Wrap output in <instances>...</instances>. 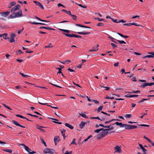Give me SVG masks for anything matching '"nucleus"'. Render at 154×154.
Listing matches in <instances>:
<instances>
[{
    "label": "nucleus",
    "mask_w": 154,
    "mask_h": 154,
    "mask_svg": "<svg viewBox=\"0 0 154 154\" xmlns=\"http://www.w3.org/2000/svg\"><path fill=\"white\" fill-rule=\"evenodd\" d=\"M2 150L4 151H5L9 153H12V150L11 149H2Z\"/></svg>",
    "instance_id": "393cba45"
},
{
    "label": "nucleus",
    "mask_w": 154,
    "mask_h": 154,
    "mask_svg": "<svg viewBox=\"0 0 154 154\" xmlns=\"http://www.w3.org/2000/svg\"><path fill=\"white\" fill-rule=\"evenodd\" d=\"M105 119H107L106 117H101V119H100V120L101 121H103Z\"/></svg>",
    "instance_id": "0e129e2a"
},
{
    "label": "nucleus",
    "mask_w": 154,
    "mask_h": 154,
    "mask_svg": "<svg viewBox=\"0 0 154 154\" xmlns=\"http://www.w3.org/2000/svg\"><path fill=\"white\" fill-rule=\"evenodd\" d=\"M23 29H24V28L23 27L22 28V29L18 30V32H17L18 33V34H20L22 32Z\"/></svg>",
    "instance_id": "e2e57ef3"
},
{
    "label": "nucleus",
    "mask_w": 154,
    "mask_h": 154,
    "mask_svg": "<svg viewBox=\"0 0 154 154\" xmlns=\"http://www.w3.org/2000/svg\"><path fill=\"white\" fill-rule=\"evenodd\" d=\"M152 85L151 83H143V84L140 85V87L143 88H145L146 86H151Z\"/></svg>",
    "instance_id": "423d86ee"
},
{
    "label": "nucleus",
    "mask_w": 154,
    "mask_h": 154,
    "mask_svg": "<svg viewBox=\"0 0 154 154\" xmlns=\"http://www.w3.org/2000/svg\"><path fill=\"white\" fill-rule=\"evenodd\" d=\"M114 149L116 150V151L114 153L116 152H118L119 153H122V151L121 148L119 146H116Z\"/></svg>",
    "instance_id": "20e7f679"
},
{
    "label": "nucleus",
    "mask_w": 154,
    "mask_h": 154,
    "mask_svg": "<svg viewBox=\"0 0 154 154\" xmlns=\"http://www.w3.org/2000/svg\"><path fill=\"white\" fill-rule=\"evenodd\" d=\"M102 137H101L100 134V133L99 134H98L97 136V139H100L101 138H102Z\"/></svg>",
    "instance_id": "13d9d810"
},
{
    "label": "nucleus",
    "mask_w": 154,
    "mask_h": 154,
    "mask_svg": "<svg viewBox=\"0 0 154 154\" xmlns=\"http://www.w3.org/2000/svg\"><path fill=\"white\" fill-rule=\"evenodd\" d=\"M115 124L117 125H119L120 128H122L123 127V124L122 123H119L118 122H116L115 124H113L112 125H114Z\"/></svg>",
    "instance_id": "aec40b11"
},
{
    "label": "nucleus",
    "mask_w": 154,
    "mask_h": 154,
    "mask_svg": "<svg viewBox=\"0 0 154 154\" xmlns=\"http://www.w3.org/2000/svg\"><path fill=\"white\" fill-rule=\"evenodd\" d=\"M142 57L143 58H153V56L152 55H148L145 56H143Z\"/></svg>",
    "instance_id": "bb28decb"
},
{
    "label": "nucleus",
    "mask_w": 154,
    "mask_h": 154,
    "mask_svg": "<svg viewBox=\"0 0 154 154\" xmlns=\"http://www.w3.org/2000/svg\"><path fill=\"white\" fill-rule=\"evenodd\" d=\"M105 119H107L106 117H101V119H100V120L101 121H103Z\"/></svg>",
    "instance_id": "69168bd1"
},
{
    "label": "nucleus",
    "mask_w": 154,
    "mask_h": 154,
    "mask_svg": "<svg viewBox=\"0 0 154 154\" xmlns=\"http://www.w3.org/2000/svg\"><path fill=\"white\" fill-rule=\"evenodd\" d=\"M141 149L143 151V153L146 152L147 151L146 149L143 146L141 148Z\"/></svg>",
    "instance_id": "338daca9"
},
{
    "label": "nucleus",
    "mask_w": 154,
    "mask_h": 154,
    "mask_svg": "<svg viewBox=\"0 0 154 154\" xmlns=\"http://www.w3.org/2000/svg\"><path fill=\"white\" fill-rule=\"evenodd\" d=\"M77 5H78L79 6L82 7V8H87V6H83L81 4H76Z\"/></svg>",
    "instance_id": "052dcab7"
},
{
    "label": "nucleus",
    "mask_w": 154,
    "mask_h": 154,
    "mask_svg": "<svg viewBox=\"0 0 154 154\" xmlns=\"http://www.w3.org/2000/svg\"><path fill=\"white\" fill-rule=\"evenodd\" d=\"M123 127H125V129L128 130H130V125H128L126 124H123Z\"/></svg>",
    "instance_id": "6ab92c4d"
},
{
    "label": "nucleus",
    "mask_w": 154,
    "mask_h": 154,
    "mask_svg": "<svg viewBox=\"0 0 154 154\" xmlns=\"http://www.w3.org/2000/svg\"><path fill=\"white\" fill-rule=\"evenodd\" d=\"M60 137L59 136H56L54 137V142H55L56 141L57 142H59L60 140Z\"/></svg>",
    "instance_id": "412c9836"
},
{
    "label": "nucleus",
    "mask_w": 154,
    "mask_h": 154,
    "mask_svg": "<svg viewBox=\"0 0 154 154\" xmlns=\"http://www.w3.org/2000/svg\"><path fill=\"white\" fill-rule=\"evenodd\" d=\"M71 16L72 17L74 20H76L77 19V17L76 16L72 14Z\"/></svg>",
    "instance_id": "6e6d98bb"
},
{
    "label": "nucleus",
    "mask_w": 154,
    "mask_h": 154,
    "mask_svg": "<svg viewBox=\"0 0 154 154\" xmlns=\"http://www.w3.org/2000/svg\"><path fill=\"white\" fill-rule=\"evenodd\" d=\"M29 23H31V24H35V25H46L45 24L43 23H37V22H29Z\"/></svg>",
    "instance_id": "4468645a"
},
{
    "label": "nucleus",
    "mask_w": 154,
    "mask_h": 154,
    "mask_svg": "<svg viewBox=\"0 0 154 154\" xmlns=\"http://www.w3.org/2000/svg\"><path fill=\"white\" fill-rule=\"evenodd\" d=\"M2 36H3V38L5 39H8V40L9 39V38H7V37L8 36V34L7 33H5Z\"/></svg>",
    "instance_id": "473e14b6"
},
{
    "label": "nucleus",
    "mask_w": 154,
    "mask_h": 154,
    "mask_svg": "<svg viewBox=\"0 0 154 154\" xmlns=\"http://www.w3.org/2000/svg\"><path fill=\"white\" fill-rule=\"evenodd\" d=\"M124 26H130L132 25H133V23H127L125 24H123Z\"/></svg>",
    "instance_id": "a18cd8bd"
},
{
    "label": "nucleus",
    "mask_w": 154,
    "mask_h": 154,
    "mask_svg": "<svg viewBox=\"0 0 154 154\" xmlns=\"http://www.w3.org/2000/svg\"><path fill=\"white\" fill-rule=\"evenodd\" d=\"M112 21L115 23H119L120 22H123L125 23L126 22L125 21H124L123 20H118L116 19L115 20L113 19H111Z\"/></svg>",
    "instance_id": "0eeeda50"
},
{
    "label": "nucleus",
    "mask_w": 154,
    "mask_h": 154,
    "mask_svg": "<svg viewBox=\"0 0 154 154\" xmlns=\"http://www.w3.org/2000/svg\"><path fill=\"white\" fill-rule=\"evenodd\" d=\"M52 44L51 43H50L49 44V45L47 46H45V48H52L53 47V46H52Z\"/></svg>",
    "instance_id": "5fc2aeb1"
},
{
    "label": "nucleus",
    "mask_w": 154,
    "mask_h": 154,
    "mask_svg": "<svg viewBox=\"0 0 154 154\" xmlns=\"http://www.w3.org/2000/svg\"><path fill=\"white\" fill-rule=\"evenodd\" d=\"M94 19L96 20H97L98 21H104V19H100L99 18L97 17L95 18Z\"/></svg>",
    "instance_id": "c03bdc74"
},
{
    "label": "nucleus",
    "mask_w": 154,
    "mask_h": 154,
    "mask_svg": "<svg viewBox=\"0 0 154 154\" xmlns=\"http://www.w3.org/2000/svg\"><path fill=\"white\" fill-rule=\"evenodd\" d=\"M132 116L131 114H127L125 115V117L126 118H130Z\"/></svg>",
    "instance_id": "a19ab883"
},
{
    "label": "nucleus",
    "mask_w": 154,
    "mask_h": 154,
    "mask_svg": "<svg viewBox=\"0 0 154 154\" xmlns=\"http://www.w3.org/2000/svg\"><path fill=\"white\" fill-rule=\"evenodd\" d=\"M20 7V5H17L11 9V12L13 13L16 10H19Z\"/></svg>",
    "instance_id": "7ed1b4c3"
},
{
    "label": "nucleus",
    "mask_w": 154,
    "mask_h": 154,
    "mask_svg": "<svg viewBox=\"0 0 154 154\" xmlns=\"http://www.w3.org/2000/svg\"><path fill=\"white\" fill-rule=\"evenodd\" d=\"M111 45L112 47H114L113 48H117V45L114 43H111Z\"/></svg>",
    "instance_id": "bf43d9fd"
},
{
    "label": "nucleus",
    "mask_w": 154,
    "mask_h": 154,
    "mask_svg": "<svg viewBox=\"0 0 154 154\" xmlns=\"http://www.w3.org/2000/svg\"><path fill=\"white\" fill-rule=\"evenodd\" d=\"M75 138H74L73 139L72 142L71 143L70 145H71V144H74L75 145H77V143H76V142H75Z\"/></svg>",
    "instance_id": "c9c22d12"
},
{
    "label": "nucleus",
    "mask_w": 154,
    "mask_h": 154,
    "mask_svg": "<svg viewBox=\"0 0 154 154\" xmlns=\"http://www.w3.org/2000/svg\"><path fill=\"white\" fill-rule=\"evenodd\" d=\"M16 17H19L22 15V11L20 10L18 12H16Z\"/></svg>",
    "instance_id": "1a4fd4ad"
},
{
    "label": "nucleus",
    "mask_w": 154,
    "mask_h": 154,
    "mask_svg": "<svg viewBox=\"0 0 154 154\" xmlns=\"http://www.w3.org/2000/svg\"><path fill=\"white\" fill-rule=\"evenodd\" d=\"M55 69L57 70H58V72L57 74L59 73H62V72L61 71H62V69H61V68H60L59 67H55Z\"/></svg>",
    "instance_id": "7c9ffc66"
},
{
    "label": "nucleus",
    "mask_w": 154,
    "mask_h": 154,
    "mask_svg": "<svg viewBox=\"0 0 154 154\" xmlns=\"http://www.w3.org/2000/svg\"><path fill=\"white\" fill-rule=\"evenodd\" d=\"M12 122L15 125L17 126H19V127H22L23 128H25V127L24 126H22L20 125L17 121H15L14 120H13L12 121Z\"/></svg>",
    "instance_id": "39448f33"
},
{
    "label": "nucleus",
    "mask_w": 154,
    "mask_h": 154,
    "mask_svg": "<svg viewBox=\"0 0 154 154\" xmlns=\"http://www.w3.org/2000/svg\"><path fill=\"white\" fill-rule=\"evenodd\" d=\"M129 93L132 94V93H140V91L139 90H137L136 91H133L131 92H128Z\"/></svg>",
    "instance_id": "de8ad7c7"
},
{
    "label": "nucleus",
    "mask_w": 154,
    "mask_h": 154,
    "mask_svg": "<svg viewBox=\"0 0 154 154\" xmlns=\"http://www.w3.org/2000/svg\"><path fill=\"white\" fill-rule=\"evenodd\" d=\"M75 33L79 34H82L84 35H86L87 34H90V32H75Z\"/></svg>",
    "instance_id": "2eb2a0df"
},
{
    "label": "nucleus",
    "mask_w": 154,
    "mask_h": 154,
    "mask_svg": "<svg viewBox=\"0 0 154 154\" xmlns=\"http://www.w3.org/2000/svg\"><path fill=\"white\" fill-rule=\"evenodd\" d=\"M80 115L84 118H85L86 119L88 118V117L86 115L83 114L82 113V114H80Z\"/></svg>",
    "instance_id": "8fccbe9b"
},
{
    "label": "nucleus",
    "mask_w": 154,
    "mask_h": 154,
    "mask_svg": "<svg viewBox=\"0 0 154 154\" xmlns=\"http://www.w3.org/2000/svg\"><path fill=\"white\" fill-rule=\"evenodd\" d=\"M19 144L20 145H21V146H24L26 150H28V149H29V147L28 146H26L24 144L21 143Z\"/></svg>",
    "instance_id": "2f4dec72"
},
{
    "label": "nucleus",
    "mask_w": 154,
    "mask_h": 154,
    "mask_svg": "<svg viewBox=\"0 0 154 154\" xmlns=\"http://www.w3.org/2000/svg\"><path fill=\"white\" fill-rule=\"evenodd\" d=\"M138 126H144V127H149L150 126L149 125H145V124H138L137 125Z\"/></svg>",
    "instance_id": "37998d69"
},
{
    "label": "nucleus",
    "mask_w": 154,
    "mask_h": 154,
    "mask_svg": "<svg viewBox=\"0 0 154 154\" xmlns=\"http://www.w3.org/2000/svg\"><path fill=\"white\" fill-rule=\"evenodd\" d=\"M10 13V11H8L5 12H1L0 14H1L2 16L4 17H6L9 15Z\"/></svg>",
    "instance_id": "9d476101"
},
{
    "label": "nucleus",
    "mask_w": 154,
    "mask_h": 154,
    "mask_svg": "<svg viewBox=\"0 0 154 154\" xmlns=\"http://www.w3.org/2000/svg\"><path fill=\"white\" fill-rule=\"evenodd\" d=\"M19 73L21 74V75L22 76H23V77H30V76H29V75H25L24 74H23V73H21L20 72Z\"/></svg>",
    "instance_id": "58836bf2"
},
{
    "label": "nucleus",
    "mask_w": 154,
    "mask_h": 154,
    "mask_svg": "<svg viewBox=\"0 0 154 154\" xmlns=\"http://www.w3.org/2000/svg\"><path fill=\"white\" fill-rule=\"evenodd\" d=\"M90 118L92 119H97L99 120H100V118L98 116H97V117H91Z\"/></svg>",
    "instance_id": "680f3d73"
},
{
    "label": "nucleus",
    "mask_w": 154,
    "mask_h": 154,
    "mask_svg": "<svg viewBox=\"0 0 154 154\" xmlns=\"http://www.w3.org/2000/svg\"><path fill=\"white\" fill-rule=\"evenodd\" d=\"M16 53L17 54V55H18L19 54L18 53H19V54H21L23 53V52L20 50H19L18 51H16Z\"/></svg>",
    "instance_id": "49530a36"
},
{
    "label": "nucleus",
    "mask_w": 154,
    "mask_h": 154,
    "mask_svg": "<svg viewBox=\"0 0 154 154\" xmlns=\"http://www.w3.org/2000/svg\"><path fill=\"white\" fill-rule=\"evenodd\" d=\"M26 151L28 152L29 154H34V153H36V152H35L34 151H32L31 152L30 151H31V149H30L29 148V149H28V150H26Z\"/></svg>",
    "instance_id": "c85d7f7f"
},
{
    "label": "nucleus",
    "mask_w": 154,
    "mask_h": 154,
    "mask_svg": "<svg viewBox=\"0 0 154 154\" xmlns=\"http://www.w3.org/2000/svg\"><path fill=\"white\" fill-rule=\"evenodd\" d=\"M27 115H28L30 116H32V117H35L36 118H38V116L36 115H32V114H29V113H27Z\"/></svg>",
    "instance_id": "79ce46f5"
},
{
    "label": "nucleus",
    "mask_w": 154,
    "mask_h": 154,
    "mask_svg": "<svg viewBox=\"0 0 154 154\" xmlns=\"http://www.w3.org/2000/svg\"><path fill=\"white\" fill-rule=\"evenodd\" d=\"M26 151L28 152L29 154H34V153H36V152H35L34 151H32L31 152L30 151H31V149H30L29 148V149H28V150H26Z\"/></svg>",
    "instance_id": "c756f323"
},
{
    "label": "nucleus",
    "mask_w": 154,
    "mask_h": 154,
    "mask_svg": "<svg viewBox=\"0 0 154 154\" xmlns=\"http://www.w3.org/2000/svg\"><path fill=\"white\" fill-rule=\"evenodd\" d=\"M36 128L40 130V131H41L42 132H46L44 130L42 129V128Z\"/></svg>",
    "instance_id": "774afa93"
},
{
    "label": "nucleus",
    "mask_w": 154,
    "mask_h": 154,
    "mask_svg": "<svg viewBox=\"0 0 154 154\" xmlns=\"http://www.w3.org/2000/svg\"><path fill=\"white\" fill-rule=\"evenodd\" d=\"M43 152L44 153H48L52 154L54 153V150L53 149L45 148Z\"/></svg>",
    "instance_id": "f257e3e1"
},
{
    "label": "nucleus",
    "mask_w": 154,
    "mask_h": 154,
    "mask_svg": "<svg viewBox=\"0 0 154 154\" xmlns=\"http://www.w3.org/2000/svg\"><path fill=\"white\" fill-rule=\"evenodd\" d=\"M117 40L121 44H126V42L124 41H121V40Z\"/></svg>",
    "instance_id": "09e8293b"
},
{
    "label": "nucleus",
    "mask_w": 154,
    "mask_h": 154,
    "mask_svg": "<svg viewBox=\"0 0 154 154\" xmlns=\"http://www.w3.org/2000/svg\"><path fill=\"white\" fill-rule=\"evenodd\" d=\"M33 2L35 3L36 4L40 7L41 8H42V9H44V8L43 5L40 2L36 1H34Z\"/></svg>",
    "instance_id": "6e6552de"
},
{
    "label": "nucleus",
    "mask_w": 154,
    "mask_h": 154,
    "mask_svg": "<svg viewBox=\"0 0 154 154\" xmlns=\"http://www.w3.org/2000/svg\"><path fill=\"white\" fill-rule=\"evenodd\" d=\"M121 121V120L118 119H112L110 120H109V121L105 122V124L109 123L111 122H112L113 121Z\"/></svg>",
    "instance_id": "4be33fe9"
},
{
    "label": "nucleus",
    "mask_w": 154,
    "mask_h": 154,
    "mask_svg": "<svg viewBox=\"0 0 154 154\" xmlns=\"http://www.w3.org/2000/svg\"><path fill=\"white\" fill-rule=\"evenodd\" d=\"M86 124V122L83 121L79 125L80 128L81 129L85 127V125Z\"/></svg>",
    "instance_id": "f3484780"
},
{
    "label": "nucleus",
    "mask_w": 154,
    "mask_h": 154,
    "mask_svg": "<svg viewBox=\"0 0 154 154\" xmlns=\"http://www.w3.org/2000/svg\"><path fill=\"white\" fill-rule=\"evenodd\" d=\"M75 25L76 26L83 28H85L88 29H91V28L90 27L84 25H82L80 24H76Z\"/></svg>",
    "instance_id": "a211bd4d"
},
{
    "label": "nucleus",
    "mask_w": 154,
    "mask_h": 154,
    "mask_svg": "<svg viewBox=\"0 0 154 154\" xmlns=\"http://www.w3.org/2000/svg\"><path fill=\"white\" fill-rule=\"evenodd\" d=\"M98 47H99V45H97L96 47H93L92 48V49L90 50V51L93 52L98 51Z\"/></svg>",
    "instance_id": "f8f14e48"
},
{
    "label": "nucleus",
    "mask_w": 154,
    "mask_h": 154,
    "mask_svg": "<svg viewBox=\"0 0 154 154\" xmlns=\"http://www.w3.org/2000/svg\"><path fill=\"white\" fill-rule=\"evenodd\" d=\"M45 29H48V30H55V29H52V28H50V27H46Z\"/></svg>",
    "instance_id": "4d7b16f0"
},
{
    "label": "nucleus",
    "mask_w": 154,
    "mask_h": 154,
    "mask_svg": "<svg viewBox=\"0 0 154 154\" xmlns=\"http://www.w3.org/2000/svg\"><path fill=\"white\" fill-rule=\"evenodd\" d=\"M103 106H100V107H98L97 109V112H99L101 110L103 109Z\"/></svg>",
    "instance_id": "f704fd0d"
},
{
    "label": "nucleus",
    "mask_w": 154,
    "mask_h": 154,
    "mask_svg": "<svg viewBox=\"0 0 154 154\" xmlns=\"http://www.w3.org/2000/svg\"><path fill=\"white\" fill-rule=\"evenodd\" d=\"M66 131V130L64 129H63V131H61V132L62 135L63 137V138L65 139V138L66 136H65V132Z\"/></svg>",
    "instance_id": "a878e982"
},
{
    "label": "nucleus",
    "mask_w": 154,
    "mask_h": 154,
    "mask_svg": "<svg viewBox=\"0 0 154 154\" xmlns=\"http://www.w3.org/2000/svg\"><path fill=\"white\" fill-rule=\"evenodd\" d=\"M41 140L42 143L44 144L45 146H47L46 144V142L44 141V140L42 139H41Z\"/></svg>",
    "instance_id": "864d4df0"
},
{
    "label": "nucleus",
    "mask_w": 154,
    "mask_h": 154,
    "mask_svg": "<svg viewBox=\"0 0 154 154\" xmlns=\"http://www.w3.org/2000/svg\"><path fill=\"white\" fill-rule=\"evenodd\" d=\"M149 99V98H148V99H143L142 100H140V101H139L138 103H140L141 102H143L144 101H145V100H148Z\"/></svg>",
    "instance_id": "e433bc0d"
},
{
    "label": "nucleus",
    "mask_w": 154,
    "mask_h": 154,
    "mask_svg": "<svg viewBox=\"0 0 154 154\" xmlns=\"http://www.w3.org/2000/svg\"><path fill=\"white\" fill-rule=\"evenodd\" d=\"M137 127V126L135 125H130V129H133L134 128H136Z\"/></svg>",
    "instance_id": "4c0bfd02"
},
{
    "label": "nucleus",
    "mask_w": 154,
    "mask_h": 154,
    "mask_svg": "<svg viewBox=\"0 0 154 154\" xmlns=\"http://www.w3.org/2000/svg\"><path fill=\"white\" fill-rule=\"evenodd\" d=\"M38 103L40 104H41V105H46L47 106H50L51 107V108H54V109H58V107H53V106H50V105H48V103H40V102H38Z\"/></svg>",
    "instance_id": "dca6fc26"
},
{
    "label": "nucleus",
    "mask_w": 154,
    "mask_h": 154,
    "mask_svg": "<svg viewBox=\"0 0 154 154\" xmlns=\"http://www.w3.org/2000/svg\"><path fill=\"white\" fill-rule=\"evenodd\" d=\"M16 4V2H11L10 4L8 6V8H11L13 6L15 5Z\"/></svg>",
    "instance_id": "9b49d317"
},
{
    "label": "nucleus",
    "mask_w": 154,
    "mask_h": 154,
    "mask_svg": "<svg viewBox=\"0 0 154 154\" xmlns=\"http://www.w3.org/2000/svg\"><path fill=\"white\" fill-rule=\"evenodd\" d=\"M65 125L66 127L69 128L71 129H73L74 128V127L69 123H66L65 124Z\"/></svg>",
    "instance_id": "5701e85b"
},
{
    "label": "nucleus",
    "mask_w": 154,
    "mask_h": 154,
    "mask_svg": "<svg viewBox=\"0 0 154 154\" xmlns=\"http://www.w3.org/2000/svg\"><path fill=\"white\" fill-rule=\"evenodd\" d=\"M108 38H110L111 39L110 40L111 41H112L116 43L117 44H118V43L117 42H116V41H114L113 40L114 39H115L114 38H113V37H112L111 36H108Z\"/></svg>",
    "instance_id": "72a5a7b5"
},
{
    "label": "nucleus",
    "mask_w": 154,
    "mask_h": 154,
    "mask_svg": "<svg viewBox=\"0 0 154 154\" xmlns=\"http://www.w3.org/2000/svg\"><path fill=\"white\" fill-rule=\"evenodd\" d=\"M117 34L122 37L125 38H127L129 37L128 36L124 35L122 34L119 32L117 33Z\"/></svg>",
    "instance_id": "cd10ccee"
},
{
    "label": "nucleus",
    "mask_w": 154,
    "mask_h": 154,
    "mask_svg": "<svg viewBox=\"0 0 154 154\" xmlns=\"http://www.w3.org/2000/svg\"><path fill=\"white\" fill-rule=\"evenodd\" d=\"M92 100L93 102L95 103L96 104H100L99 102L97 100Z\"/></svg>",
    "instance_id": "603ef678"
},
{
    "label": "nucleus",
    "mask_w": 154,
    "mask_h": 154,
    "mask_svg": "<svg viewBox=\"0 0 154 154\" xmlns=\"http://www.w3.org/2000/svg\"><path fill=\"white\" fill-rule=\"evenodd\" d=\"M100 86L101 88H105L106 89H105V90L106 91L109 90V89L110 88V87H104V86H102L101 85H100Z\"/></svg>",
    "instance_id": "3c124183"
},
{
    "label": "nucleus",
    "mask_w": 154,
    "mask_h": 154,
    "mask_svg": "<svg viewBox=\"0 0 154 154\" xmlns=\"http://www.w3.org/2000/svg\"><path fill=\"white\" fill-rule=\"evenodd\" d=\"M63 35H65L66 36L68 37H75V34H68V33H63Z\"/></svg>",
    "instance_id": "ddd939ff"
},
{
    "label": "nucleus",
    "mask_w": 154,
    "mask_h": 154,
    "mask_svg": "<svg viewBox=\"0 0 154 154\" xmlns=\"http://www.w3.org/2000/svg\"><path fill=\"white\" fill-rule=\"evenodd\" d=\"M143 138L146 140L149 143H151L152 141H151V140L148 138L146 137V136H144Z\"/></svg>",
    "instance_id": "ea45409f"
},
{
    "label": "nucleus",
    "mask_w": 154,
    "mask_h": 154,
    "mask_svg": "<svg viewBox=\"0 0 154 154\" xmlns=\"http://www.w3.org/2000/svg\"><path fill=\"white\" fill-rule=\"evenodd\" d=\"M16 14L15 13H12L11 15H10L9 17L8 18H16Z\"/></svg>",
    "instance_id": "b1692460"
},
{
    "label": "nucleus",
    "mask_w": 154,
    "mask_h": 154,
    "mask_svg": "<svg viewBox=\"0 0 154 154\" xmlns=\"http://www.w3.org/2000/svg\"><path fill=\"white\" fill-rule=\"evenodd\" d=\"M16 37V35L15 33H11L10 35V38L8 39L9 41L11 43L14 42H15L14 38Z\"/></svg>",
    "instance_id": "f03ea898"
}]
</instances>
